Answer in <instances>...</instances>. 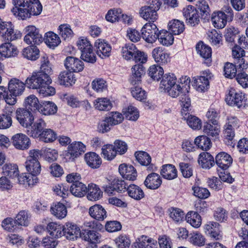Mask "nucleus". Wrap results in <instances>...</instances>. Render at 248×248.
Wrapping results in <instances>:
<instances>
[{
    "label": "nucleus",
    "instance_id": "1",
    "mask_svg": "<svg viewBox=\"0 0 248 248\" xmlns=\"http://www.w3.org/2000/svg\"><path fill=\"white\" fill-rule=\"evenodd\" d=\"M15 6L11 11L19 19L25 20L31 16H38L42 11L39 0H13Z\"/></svg>",
    "mask_w": 248,
    "mask_h": 248
},
{
    "label": "nucleus",
    "instance_id": "2",
    "mask_svg": "<svg viewBox=\"0 0 248 248\" xmlns=\"http://www.w3.org/2000/svg\"><path fill=\"white\" fill-rule=\"evenodd\" d=\"M183 95L184 97H182L180 100V105L182 108V115H184L185 119L186 120L187 124L191 128L194 130H199L202 127V121L197 117L189 115V113L187 116V112L189 111L191 106V101L189 97L186 94Z\"/></svg>",
    "mask_w": 248,
    "mask_h": 248
},
{
    "label": "nucleus",
    "instance_id": "3",
    "mask_svg": "<svg viewBox=\"0 0 248 248\" xmlns=\"http://www.w3.org/2000/svg\"><path fill=\"white\" fill-rule=\"evenodd\" d=\"M26 83L17 78H12L8 83V91L10 97L5 98V102L10 105H14L16 102V97L19 96L23 93Z\"/></svg>",
    "mask_w": 248,
    "mask_h": 248
},
{
    "label": "nucleus",
    "instance_id": "4",
    "mask_svg": "<svg viewBox=\"0 0 248 248\" xmlns=\"http://www.w3.org/2000/svg\"><path fill=\"white\" fill-rule=\"evenodd\" d=\"M51 82V78H47L46 74H43L38 71L32 73L31 77L26 79V85L30 89H37L39 91L43 86L50 84Z\"/></svg>",
    "mask_w": 248,
    "mask_h": 248
},
{
    "label": "nucleus",
    "instance_id": "5",
    "mask_svg": "<svg viewBox=\"0 0 248 248\" xmlns=\"http://www.w3.org/2000/svg\"><path fill=\"white\" fill-rule=\"evenodd\" d=\"M161 2L159 0H152L149 5L142 6L140 10V16L147 21L154 22L158 18L157 11L160 9Z\"/></svg>",
    "mask_w": 248,
    "mask_h": 248
},
{
    "label": "nucleus",
    "instance_id": "6",
    "mask_svg": "<svg viewBox=\"0 0 248 248\" xmlns=\"http://www.w3.org/2000/svg\"><path fill=\"white\" fill-rule=\"evenodd\" d=\"M23 32L25 34L24 41L28 45H39L44 41L39 30L34 26L29 25L26 27Z\"/></svg>",
    "mask_w": 248,
    "mask_h": 248
},
{
    "label": "nucleus",
    "instance_id": "7",
    "mask_svg": "<svg viewBox=\"0 0 248 248\" xmlns=\"http://www.w3.org/2000/svg\"><path fill=\"white\" fill-rule=\"evenodd\" d=\"M228 15L222 11L214 12L211 16V20L214 26L217 29H222L226 25L228 21H231L233 15L231 8H228Z\"/></svg>",
    "mask_w": 248,
    "mask_h": 248
},
{
    "label": "nucleus",
    "instance_id": "8",
    "mask_svg": "<svg viewBox=\"0 0 248 248\" xmlns=\"http://www.w3.org/2000/svg\"><path fill=\"white\" fill-rule=\"evenodd\" d=\"M143 39L148 43L155 42L158 37L159 31L155 24L149 22L146 23L141 30Z\"/></svg>",
    "mask_w": 248,
    "mask_h": 248
},
{
    "label": "nucleus",
    "instance_id": "9",
    "mask_svg": "<svg viewBox=\"0 0 248 248\" xmlns=\"http://www.w3.org/2000/svg\"><path fill=\"white\" fill-rule=\"evenodd\" d=\"M246 97L243 93L231 88L226 95L225 101L227 104L232 106H236L240 108L245 104Z\"/></svg>",
    "mask_w": 248,
    "mask_h": 248
},
{
    "label": "nucleus",
    "instance_id": "10",
    "mask_svg": "<svg viewBox=\"0 0 248 248\" xmlns=\"http://www.w3.org/2000/svg\"><path fill=\"white\" fill-rule=\"evenodd\" d=\"M80 238L88 242L87 248H97V244L101 242V234L89 229L81 231Z\"/></svg>",
    "mask_w": 248,
    "mask_h": 248
},
{
    "label": "nucleus",
    "instance_id": "11",
    "mask_svg": "<svg viewBox=\"0 0 248 248\" xmlns=\"http://www.w3.org/2000/svg\"><path fill=\"white\" fill-rule=\"evenodd\" d=\"M212 77V73L210 72L209 70H205L202 73V76L194 80L192 85L197 91L204 92L209 88V79Z\"/></svg>",
    "mask_w": 248,
    "mask_h": 248
},
{
    "label": "nucleus",
    "instance_id": "12",
    "mask_svg": "<svg viewBox=\"0 0 248 248\" xmlns=\"http://www.w3.org/2000/svg\"><path fill=\"white\" fill-rule=\"evenodd\" d=\"M16 118L19 124L26 128L32 124L34 117L32 113L24 108H18L16 111Z\"/></svg>",
    "mask_w": 248,
    "mask_h": 248
},
{
    "label": "nucleus",
    "instance_id": "13",
    "mask_svg": "<svg viewBox=\"0 0 248 248\" xmlns=\"http://www.w3.org/2000/svg\"><path fill=\"white\" fill-rule=\"evenodd\" d=\"M63 235L67 239L74 240L80 237L81 231L79 227L72 222H67L63 225Z\"/></svg>",
    "mask_w": 248,
    "mask_h": 248
},
{
    "label": "nucleus",
    "instance_id": "14",
    "mask_svg": "<svg viewBox=\"0 0 248 248\" xmlns=\"http://www.w3.org/2000/svg\"><path fill=\"white\" fill-rule=\"evenodd\" d=\"M46 127V124L42 119L37 120L33 124H30L26 130V133L34 138H39Z\"/></svg>",
    "mask_w": 248,
    "mask_h": 248
},
{
    "label": "nucleus",
    "instance_id": "15",
    "mask_svg": "<svg viewBox=\"0 0 248 248\" xmlns=\"http://www.w3.org/2000/svg\"><path fill=\"white\" fill-rule=\"evenodd\" d=\"M145 74V69L142 64L134 65L131 68V75L129 81L133 85H139L141 83L142 77Z\"/></svg>",
    "mask_w": 248,
    "mask_h": 248
},
{
    "label": "nucleus",
    "instance_id": "16",
    "mask_svg": "<svg viewBox=\"0 0 248 248\" xmlns=\"http://www.w3.org/2000/svg\"><path fill=\"white\" fill-rule=\"evenodd\" d=\"M66 69L72 72H79L83 70L84 65L82 61L72 56L67 57L64 61Z\"/></svg>",
    "mask_w": 248,
    "mask_h": 248
},
{
    "label": "nucleus",
    "instance_id": "17",
    "mask_svg": "<svg viewBox=\"0 0 248 248\" xmlns=\"http://www.w3.org/2000/svg\"><path fill=\"white\" fill-rule=\"evenodd\" d=\"M205 232L211 238L219 240L222 239L221 226L217 222L211 221L205 226Z\"/></svg>",
    "mask_w": 248,
    "mask_h": 248
},
{
    "label": "nucleus",
    "instance_id": "18",
    "mask_svg": "<svg viewBox=\"0 0 248 248\" xmlns=\"http://www.w3.org/2000/svg\"><path fill=\"white\" fill-rule=\"evenodd\" d=\"M183 15L187 22L192 26L199 24L200 16L198 10L192 5L183 9Z\"/></svg>",
    "mask_w": 248,
    "mask_h": 248
},
{
    "label": "nucleus",
    "instance_id": "19",
    "mask_svg": "<svg viewBox=\"0 0 248 248\" xmlns=\"http://www.w3.org/2000/svg\"><path fill=\"white\" fill-rule=\"evenodd\" d=\"M196 48L198 53L204 59V63L207 66L210 65L212 62V49L211 47L201 41L197 44Z\"/></svg>",
    "mask_w": 248,
    "mask_h": 248
},
{
    "label": "nucleus",
    "instance_id": "20",
    "mask_svg": "<svg viewBox=\"0 0 248 248\" xmlns=\"http://www.w3.org/2000/svg\"><path fill=\"white\" fill-rule=\"evenodd\" d=\"M13 145L17 149L25 150L29 148L31 142L29 138L25 134L18 133L12 138Z\"/></svg>",
    "mask_w": 248,
    "mask_h": 248
},
{
    "label": "nucleus",
    "instance_id": "21",
    "mask_svg": "<svg viewBox=\"0 0 248 248\" xmlns=\"http://www.w3.org/2000/svg\"><path fill=\"white\" fill-rule=\"evenodd\" d=\"M119 172L124 178L127 180L134 181L137 177L136 170L132 165L121 164L119 167Z\"/></svg>",
    "mask_w": 248,
    "mask_h": 248
},
{
    "label": "nucleus",
    "instance_id": "22",
    "mask_svg": "<svg viewBox=\"0 0 248 248\" xmlns=\"http://www.w3.org/2000/svg\"><path fill=\"white\" fill-rule=\"evenodd\" d=\"M96 47L97 54L103 59L108 57L111 50V47L104 40L99 39L96 41L94 44Z\"/></svg>",
    "mask_w": 248,
    "mask_h": 248
},
{
    "label": "nucleus",
    "instance_id": "23",
    "mask_svg": "<svg viewBox=\"0 0 248 248\" xmlns=\"http://www.w3.org/2000/svg\"><path fill=\"white\" fill-rule=\"evenodd\" d=\"M0 35L5 41H8L18 39L22 36L20 31H14V26L11 22H8V24L5 27V30H3Z\"/></svg>",
    "mask_w": 248,
    "mask_h": 248
},
{
    "label": "nucleus",
    "instance_id": "24",
    "mask_svg": "<svg viewBox=\"0 0 248 248\" xmlns=\"http://www.w3.org/2000/svg\"><path fill=\"white\" fill-rule=\"evenodd\" d=\"M162 184V179L160 175L156 173L152 172L146 177L144 184L148 189H156Z\"/></svg>",
    "mask_w": 248,
    "mask_h": 248
},
{
    "label": "nucleus",
    "instance_id": "25",
    "mask_svg": "<svg viewBox=\"0 0 248 248\" xmlns=\"http://www.w3.org/2000/svg\"><path fill=\"white\" fill-rule=\"evenodd\" d=\"M136 160L142 166H147V170L149 171H154L155 167L152 163L151 157L146 152L144 151H138L135 153Z\"/></svg>",
    "mask_w": 248,
    "mask_h": 248
},
{
    "label": "nucleus",
    "instance_id": "26",
    "mask_svg": "<svg viewBox=\"0 0 248 248\" xmlns=\"http://www.w3.org/2000/svg\"><path fill=\"white\" fill-rule=\"evenodd\" d=\"M232 162L231 156L225 152H220L216 156V164L223 170L229 168Z\"/></svg>",
    "mask_w": 248,
    "mask_h": 248
},
{
    "label": "nucleus",
    "instance_id": "27",
    "mask_svg": "<svg viewBox=\"0 0 248 248\" xmlns=\"http://www.w3.org/2000/svg\"><path fill=\"white\" fill-rule=\"evenodd\" d=\"M152 54L155 62L159 64H166L170 61L169 54L160 47L155 48Z\"/></svg>",
    "mask_w": 248,
    "mask_h": 248
},
{
    "label": "nucleus",
    "instance_id": "28",
    "mask_svg": "<svg viewBox=\"0 0 248 248\" xmlns=\"http://www.w3.org/2000/svg\"><path fill=\"white\" fill-rule=\"evenodd\" d=\"M87 199L91 201H96L103 196V192L99 187L95 184L90 183L87 187Z\"/></svg>",
    "mask_w": 248,
    "mask_h": 248
},
{
    "label": "nucleus",
    "instance_id": "29",
    "mask_svg": "<svg viewBox=\"0 0 248 248\" xmlns=\"http://www.w3.org/2000/svg\"><path fill=\"white\" fill-rule=\"evenodd\" d=\"M89 213L91 217L97 220H103L107 217V212L100 204H95L89 208Z\"/></svg>",
    "mask_w": 248,
    "mask_h": 248
},
{
    "label": "nucleus",
    "instance_id": "30",
    "mask_svg": "<svg viewBox=\"0 0 248 248\" xmlns=\"http://www.w3.org/2000/svg\"><path fill=\"white\" fill-rule=\"evenodd\" d=\"M18 53L16 47L10 43H5L0 46V55L5 58L16 56Z\"/></svg>",
    "mask_w": 248,
    "mask_h": 248
},
{
    "label": "nucleus",
    "instance_id": "31",
    "mask_svg": "<svg viewBox=\"0 0 248 248\" xmlns=\"http://www.w3.org/2000/svg\"><path fill=\"white\" fill-rule=\"evenodd\" d=\"M128 195L136 201H140L145 196L143 190L138 186L130 184L127 187Z\"/></svg>",
    "mask_w": 248,
    "mask_h": 248
},
{
    "label": "nucleus",
    "instance_id": "32",
    "mask_svg": "<svg viewBox=\"0 0 248 248\" xmlns=\"http://www.w3.org/2000/svg\"><path fill=\"white\" fill-rule=\"evenodd\" d=\"M70 192L74 196L81 198L86 195L87 187L80 182H77L75 184H71L70 187Z\"/></svg>",
    "mask_w": 248,
    "mask_h": 248
},
{
    "label": "nucleus",
    "instance_id": "33",
    "mask_svg": "<svg viewBox=\"0 0 248 248\" xmlns=\"http://www.w3.org/2000/svg\"><path fill=\"white\" fill-rule=\"evenodd\" d=\"M162 78L160 88L164 92L170 88L172 87L176 84V78L174 74H165Z\"/></svg>",
    "mask_w": 248,
    "mask_h": 248
},
{
    "label": "nucleus",
    "instance_id": "34",
    "mask_svg": "<svg viewBox=\"0 0 248 248\" xmlns=\"http://www.w3.org/2000/svg\"><path fill=\"white\" fill-rule=\"evenodd\" d=\"M76 78L74 73L69 71L62 72L58 77V82L61 85L65 86L72 85L75 83Z\"/></svg>",
    "mask_w": 248,
    "mask_h": 248
},
{
    "label": "nucleus",
    "instance_id": "35",
    "mask_svg": "<svg viewBox=\"0 0 248 248\" xmlns=\"http://www.w3.org/2000/svg\"><path fill=\"white\" fill-rule=\"evenodd\" d=\"M86 150L85 146L81 142H75L68 146V153L73 157H77L83 154Z\"/></svg>",
    "mask_w": 248,
    "mask_h": 248
},
{
    "label": "nucleus",
    "instance_id": "36",
    "mask_svg": "<svg viewBox=\"0 0 248 248\" xmlns=\"http://www.w3.org/2000/svg\"><path fill=\"white\" fill-rule=\"evenodd\" d=\"M25 166L29 174L33 177H36V175L40 174L41 170L40 164L38 161L32 159V160L27 159L25 162Z\"/></svg>",
    "mask_w": 248,
    "mask_h": 248
},
{
    "label": "nucleus",
    "instance_id": "37",
    "mask_svg": "<svg viewBox=\"0 0 248 248\" xmlns=\"http://www.w3.org/2000/svg\"><path fill=\"white\" fill-rule=\"evenodd\" d=\"M199 163L203 169H210L215 164L213 156L209 153L203 152L200 154Z\"/></svg>",
    "mask_w": 248,
    "mask_h": 248
},
{
    "label": "nucleus",
    "instance_id": "38",
    "mask_svg": "<svg viewBox=\"0 0 248 248\" xmlns=\"http://www.w3.org/2000/svg\"><path fill=\"white\" fill-rule=\"evenodd\" d=\"M162 176L168 180H172L177 176V170L175 166L171 164H166L162 166L160 171Z\"/></svg>",
    "mask_w": 248,
    "mask_h": 248
},
{
    "label": "nucleus",
    "instance_id": "39",
    "mask_svg": "<svg viewBox=\"0 0 248 248\" xmlns=\"http://www.w3.org/2000/svg\"><path fill=\"white\" fill-rule=\"evenodd\" d=\"M24 106V109L31 111V113L36 110L39 111L40 108L38 99L34 95H31L25 99Z\"/></svg>",
    "mask_w": 248,
    "mask_h": 248
},
{
    "label": "nucleus",
    "instance_id": "40",
    "mask_svg": "<svg viewBox=\"0 0 248 248\" xmlns=\"http://www.w3.org/2000/svg\"><path fill=\"white\" fill-rule=\"evenodd\" d=\"M156 243V241L142 235L133 244L132 248H153L151 245L155 246Z\"/></svg>",
    "mask_w": 248,
    "mask_h": 248
},
{
    "label": "nucleus",
    "instance_id": "41",
    "mask_svg": "<svg viewBox=\"0 0 248 248\" xmlns=\"http://www.w3.org/2000/svg\"><path fill=\"white\" fill-rule=\"evenodd\" d=\"M168 30L169 32L173 35H179L182 33L185 30V25L183 22L174 19L168 23Z\"/></svg>",
    "mask_w": 248,
    "mask_h": 248
},
{
    "label": "nucleus",
    "instance_id": "42",
    "mask_svg": "<svg viewBox=\"0 0 248 248\" xmlns=\"http://www.w3.org/2000/svg\"><path fill=\"white\" fill-rule=\"evenodd\" d=\"M84 158L88 165L92 168H98L101 164V158L94 152L86 154Z\"/></svg>",
    "mask_w": 248,
    "mask_h": 248
},
{
    "label": "nucleus",
    "instance_id": "43",
    "mask_svg": "<svg viewBox=\"0 0 248 248\" xmlns=\"http://www.w3.org/2000/svg\"><path fill=\"white\" fill-rule=\"evenodd\" d=\"M57 111V107L53 102L44 101L40 104L39 112L45 115H50L55 114Z\"/></svg>",
    "mask_w": 248,
    "mask_h": 248
},
{
    "label": "nucleus",
    "instance_id": "44",
    "mask_svg": "<svg viewBox=\"0 0 248 248\" xmlns=\"http://www.w3.org/2000/svg\"><path fill=\"white\" fill-rule=\"evenodd\" d=\"M50 211L52 214L59 219L64 218L67 214L65 205L61 202H57L51 206Z\"/></svg>",
    "mask_w": 248,
    "mask_h": 248
},
{
    "label": "nucleus",
    "instance_id": "45",
    "mask_svg": "<svg viewBox=\"0 0 248 248\" xmlns=\"http://www.w3.org/2000/svg\"><path fill=\"white\" fill-rule=\"evenodd\" d=\"M43 39L46 45L50 48H54L61 43L59 36L52 31L46 33Z\"/></svg>",
    "mask_w": 248,
    "mask_h": 248
},
{
    "label": "nucleus",
    "instance_id": "46",
    "mask_svg": "<svg viewBox=\"0 0 248 248\" xmlns=\"http://www.w3.org/2000/svg\"><path fill=\"white\" fill-rule=\"evenodd\" d=\"M186 222L192 227L198 228L202 224V218L201 216L195 211H189L186 216Z\"/></svg>",
    "mask_w": 248,
    "mask_h": 248
},
{
    "label": "nucleus",
    "instance_id": "47",
    "mask_svg": "<svg viewBox=\"0 0 248 248\" xmlns=\"http://www.w3.org/2000/svg\"><path fill=\"white\" fill-rule=\"evenodd\" d=\"M203 131L208 136L217 138L220 133V126L217 124L212 125L210 123L206 122L203 125Z\"/></svg>",
    "mask_w": 248,
    "mask_h": 248
},
{
    "label": "nucleus",
    "instance_id": "48",
    "mask_svg": "<svg viewBox=\"0 0 248 248\" xmlns=\"http://www.w3.org/2000/svg\"><path fill=\"white\" fill-rule=\"evenodd\" d=\"M22 55L28 60L34 61L39 57V50L35 45H31L23 50Z\"/></svg>",
    "mask_w": 248,
    "mask_h": 248
},
{
    "label": "nucleus",
    "instance_id": "49",
    "mask_svg": "<svg viewBox=\"0 0 248 248\" xmlns=\"http://www.w3.org/2000/svg\"><path fill=\"white\" fill-rule=\"evenodd\" d=\"M197 9L200 11L201 18L208 20L210 17V9L208 4L205 0H199L196 4Z\"/></svg>",
    "mask_w": 248,
    "mask_h": 248
},
{
    "label": "nucleus",
    "instance_id": "50",
    "mask_svg": "<svg viewBox=\"0 0 248 248\" xmlns=\"http://www.w3.org/2000/svg\"><path fill=\"white\" fill-rule=\"evenodd\" d=\"M47 230L49 234L55 238H59L63 235V226L55 222H50L47 225Z\"/></svg>",
    "mask_w": 248,
    "mask_h": 248
},
{
    "label": "nucleus",
    "instance_id": "51",
    "mask_svg": "<svg viewBox=\"0 0 248 248\" xmlns=\"http://www.w3.org/2000/svg\"><path fill=\"white\" fill-rule=\"evenodd\" d=\"M194 144L198 148L204 151L209 150L211 146L210 139L206 136H200L197 137L195 139Z\"/></svg>",
    "mask_w": 248,
    "mask_h": 248
},
{
    "label": "nucleus",
    "instance_id": "52",
    "mask_svg": "<svg viewBox=\"0 0 248 248\" xmlns=\"http://www.w3.org/2000/svg\"><path fill=\"white\" fill-rule=\"evenodd\" d=\"M40 140L46 143L52 142L57 139V134L53 130L45 128L39 137Z\"/></svg>",
    "mask_w": 248,
    "mask_h": 248
},
{
    "label": "nucleus",
    "instance_id": "53",
    "mask_svg": "<svg viewBox=\"0 0 248 248\" xmlns=\"http://www.w3.org/2000/svg\"><path fill=\"white\" fill-rule=\"evenodd\" d=\"M159 42L163 46H170L173 43V35L167 31L162 30L159 31L158 37Z\"/></svg>",
    "mask_w": 248,
    "mask_h": 248
},
{
    "label": "nucleus",
    "instance_id": "54",
    "mask_svg": "<svg viewBox=\"0 0 248 248\" xmlns=\"http://www.w3.org/2000/svg\"><path fill=\"white\" fill-rule=\"evenodd\" d=\"M137 49L135 45L133 44H126L122 49L123 57L127 60L133 58L135 52H137Z\"/></svg>",
    "mask_w": 248,
    "mask_h": 248
},
{
    "label": "nucleus",
    "instance_id": "55",
    "mask_svg": "<svg viewBox=\"0 0 248 248\" xmlns=\"http://www.w3.org/2000/svg\"><path fill=\"white\" fill-rule=\"evenodd\" d=\"M95 108L102 111H108L112 108V104L110 100L106 98H100L94 102Z\"/></svg>",
    "mask_w": 248,
    "mask_h": 248
},
{
    "label": "nucleus",
    "instance_id": "56",
    "mask_svg": "<svg viewBox=\"0 0 248 248\" xmlns=\"http://www.w3.org/2000/svg\"><path fill=\"white\" fill-rule=\"evenodd\" d=\"M3 173L12 178H16L18 175V167L15 164H5L2 167Z\"/></svg>",
    "mask_w": 248,
    "mask_h": 248
},
{
    "label": "nucleus",
    "instance_id": "57",
    "mask_svg": "<svg viewBox=\"0 0 248 248\" xmlns=\"http://www.w3.org/2000/svg\"><path fill=\"white\" fill-rule=\"evenodd\" d=\"M30 217L27 211L22 210L18 213L15 220L18 225L28 226L30 223Z\"/></svg>",
    "mask_w": 248,
    "mask_h": 248
},
{
    "label": "nucleus",
    "instance_id": "58",
    "mask_svg": "<svg viewBox=\"0 0 248 248\" xmlns=\"http://www.w3.org/2000/svg\"><path fill=\"white\" fill-rule=\"evenodd\" d=\"M41 63L40 70L39 72L43 74H46L47 78H50V75L51 74L52 71L48 57L46 55L41 57Z\"/></svg>",
    "mask_w": 248,
    "mask_h": 248
},
{
    "label": "nucleus",
    "instance_id": "59",
    "mask_svg": "<svg viewBox=\"0 0 248 248\" xmlns=\"http://www.w3.org/2000/svg\"><path fill=\"white\" fill-rule=\"evenodd\" d=\"M163 68L158 65H152L148 70L149 76L154 80H159L163 76Z\"/></svg>",
    "mask_w": 248,
    "mask_h": 248
},
{
    "label": "nucleus",
    "instance_id": "60",
    "mask_svg": "<svg viewBox=\"0 0 248 248\" xmlns=\"http://www.w3.org/2000/svg\"><path fill=\"white\" fill-rule=\"evenodd\" d=\"M102 153L104 157L109 160L113 159L117 154L115 146L112 144L104 145L102 148Z\"/></svg>",
    "mask_w": 248,
    "mask_h": 248
},
{
    "label": "nucleus",
    "instance_id": "61",
    "mask_svg": "<svg viewBox=\"0 0 248 248\" xmlns=\"http://www.w3.org/2000/svg\"><path fill=\"white\" fill-rule=\"evenodd\" d=\"M114 241L117 248H129L131 244L130 239L124 234H121Z\"/></svg>",
    "mask_w": 248,
    "mask_h": 248
},
{
    "label": "nucleus",
    "instance_id": "62",
    "mask_svg": "<svg viewBox=\"0 0 248 248\" xmlns=\"http://www.w3.org/2000/svg\"><path fill=\"white\" fill-rule=\"evenodd\" d=\"M190 235L189 241L193 245L198 247H202L204 245L205 239L201 233L197 232L191 233Z\"/></svg>",
    "mask_w": 248,
    "mask_h": 248
},
{
    "label": "nucleus",
    "instance_id": "63",
    "mask_svg": "<svg viewBox=\"0 0 248 248\" xmlns=\"http://www.w3.org/2000/svg\"><path fill=\"white\" fill-rule=\"evenodd\" d=\"M224 76L226 78L232 79L235 78L237 74L236 65L231 62H226L224 66Z\"/></svg>",
    "mask_w": 248,
    "mask_h": 248
},
{
    "label": "nucleus",
    "instance_id": "64",
    "mask_svg": "<svg viewBox=\"0 0 248 248\" xmlns=\"http://www.w3.org/2000/svg\"><path fill=\"white\" fill-rule=\"evenodd\" d=\"M238 30L234 27H231L227 29L224 35L226 41L232 43L234 41L235 38H238L239 42H240L241 38L239 37V35L238 34Z\"/></svg>",
    "mask_w": 248,
    "mask_h": 248
}]
</instances>
